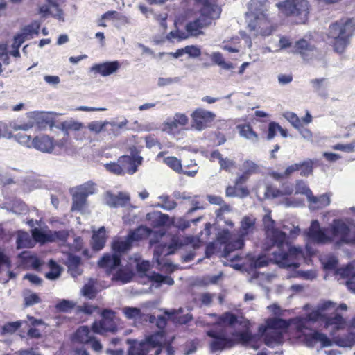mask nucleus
<instances>
[{
  "instance_id": "1",
  "label": "nucleus",
  "mask_w": 355,
  "mask_h": 355,
  "mask_svg": "<svg viewBox=\"0 0 355 355\" xmlns=\"http://www.w3.org/2000/svg\"><path fill=\"white\" fill-rule=\"evenodd\" d=\"M347 309L345 304L338 306L334 302L324 301L309 313L306 318H296L291 320L289 325L285 320L278 318H269L265 324L259 327V334L263 337L265 343L270 347L281 342L282 334L286 328L290 331L295 330L293 337L308 346L320 343L322 347H329L331 345V340L322 333L308 329L306 327V320L322 324L324 327L334 335L337 331L343 329L347 326V322L338 313L339 310Z\"/></svg>"
},
{
  "instance_id": "2",
  "label": "nucleus",
  "mask_w": 355,
  "mask_h": 355,
  "mask_svg": "<svg viewBox=\"0 0 355 355\" xmlns=\"http://www.w3.org/2000/svg\"><path fill=\"white\" fill-rule=\"evenodd\" d=\"M266 230V238L272 243V258L280 267L297 268L301 263L305 261L307 257L315 253L309 244L306 245L305 252L300 247L289 246L286 239V234L288 233V238L295 239L300 233V229L293 225H284V231H280L275 227V221L271 218L270 214H267L263 218Z\"/></svg>"
},
{
  "instance_id": "3",
  "label": "nucleus",
  "mask_w": 355,
  "mask_h": 355,
  "mask_svg": "<svg viewBox=\"0 0 355 355\" xmlns=\"http://www.w3.org/2000/svg\"><path fill=\"white\" fill-rule=\"evenodd\" d=\"M185 15L186 19L194 18L186 26L188 33L178 30L171 31L168 35V40H182L187 39L189 35L197 36L201 34L202 28L209 26L213 20L219 17L220 9L216 5L215 0H196L193 10H188Z\"/></svg>"
},
{
  "instance_id": "4",
  "label": "nucleus",
  "mask_w": 355,
  "mask_h": 355,
  "mask_svg": "<svg viewBox=\"0 0 355 355\" xmlns=\"http://www.w3.org/2000/svg\"><path fill=\"white\" fill-rule=\"evenodd\" d=\"M350 225L349 221L334 219L329 229H324L315 220L311 222L305 234L309 241L318 244L334 243L337 246L343 244H355V232H351Z\"/></svg>"
},
{
  "instance_id": "5",
  "label": "nucleus",
  "mask_w": 355,
  "mask_h": 355,
  "mask_svg": "<svg viewBox=\"0 0 355 355\" xmlns=\"http://www.w3.org/2000/svg\"><path fill=\"white\" fill-rule=\"evenodd\" d=\"M245 22L247 28L254 37H268L276 29L266 0H251L249 2Z\"/></svg>"
},
{
  "instance_id": "6",
  "label": "nucleus",
  "mask_w": 355,
  "mask_h": 355,
  "mask_svg": "<svg viewBox=\"0 0 355 355\" xmlns=\"http://www.w3.org/2000/svg\"><path fill=\"white\" fill-rule=\"evenodd\" d=\"M255 230L256 218L253 216H245L241 220L237 234L232 235L227 230L220 231L217 239L220 243L225 244V257H228L230 252L242 248L244 245V238L252 234Z\"/></svg>"
},
{
  "instance_id": "7",
  "label": "nucleus",
  "mask_w": 355,
  "mask_h": 355,
  "mask_svg": "<svg viewBox=\"0 0 355 355\" xmlns=\"http://www.w3.org/2000/svg\"><path fill=\"white\" fill-rule=\"evenodd\" d=\"M201 243L200 239L197 236H176L171 239L169 245H159L156 247L154 252V259L157 263L160 269L163 270L166 268V271L172 272L175 269V266L171 263L164 262L160 259L161 255H169L173 254L175 250L184 247L191 246L193 248H196L200 246Z\"/></svg>"
},
{
  "instance_id": "8",
  "label": "nucleus",
  "mask_w": 355,
  "mask_h": 355,
  "mask_svg": "<svg viewBox=\"0 0 355 355\" xmlns=\"http://www.w3.org/2000/svg\"><path fill=\"white\" fill-rule=\"evenodd\" d=\"M164 332H158L147 336L140 343H135L129 350L128 355H159L162 351V347L166 345L167 355H174L173 348L168 345Z\"/></svg>"
},
{
  "instance_id": "9",
  "label": "nucleus",
  "mask_w": 355,
  "mask_h": 355,
  "mask_svg": "<svg viewBox=\"0 0 355 355\" xmlns=\"http://www.w3.org/2000/svg\"><path fill=\"white\" fill-rule=\"evenodd\" d=\"M355 32V21L347 19L333 24L329 27L328 37L330 44L338 53H343L349 43V37Z\"/></svg>"
},
{
  "instance_id": "10",
  "label": "nucleus",
  "mask_w": 355,
  "mask_h": 355,
  "mask_svg": "<svg viewBox=\"0 0 355 355\" xmlns=\"http://www.w3.org/2000/svg\"><path fill=\"white\" fill-rule=\"evenodd\" d=\"M244 327H247L246 322H245ZM207 334L213 338L210 344L211 349L213 352L232 347L239 343L247 345L250 343L253 339V336L248 328L243 331H236L232 334V338H226L223 331L216 332L211 330L208 331Z\"/></svg>"
},
{
  "instance_id": "11",
  "label": "nucleus",
  "mask_w": 355,
  "mask_h": 355,
  "mask_svg": "<svg viewBox=\"0 0 355 355\" xmlns=\"http://www.w3.org/2000/svg\"><path fill=\"white\" fill-rule=\"evenodd\" d=\"M278 7L285 15L297 17L300 23L307 20L310 6L306 0H286L279 3Z\"/></svg>"
},
{
  "instance_id": "12",
  "label": "nucleus",
  "mask_w": 355,
  "mask_h": 355,
  "mask_svg": "<svg viewBox=\"0 0 355 355\" xmlns=\"http://www.w3.org/2000/svg\"><path fill=\"white\" fill-rule=\"evenodd\" d=\"M102 319L92 324V331L95 334L103 335L107 332L114 333L117 331V318L114 313L108 309H105L101 313Z\"/></svg>"
},
{
  "instance_id": "13",
  "label": "nucleus",
  "mask_w": 355,
  "mask_h": 355,
  "mask_svg": "<svg viewBox=\"0 0 355 355\" xmlns=\"http://www.w3.org/2000/svg\"><path fill=\"white\" fill-rule=\"evenodd\" d=\"M150 234V230L149 228L141 226L129 234L127 238L115 239L112 243V250L115 252H125L130 249L133 241L146 238Z\"/></svg>"
},
{
  "instance_id": "14",
  "label": "nucleus",
  "mask_w": 355,
  "mask_h": 355,
  "mask_svg": "<svg viewBox=\"0 0 355 355\" xmlns=\"http://www.w3.org/2000/svg\"><path fill=\"white\" fill-rule=\"evenodd\" d=\"M189 121L187 115L176 112L173 116L165 119L161 125V130L169 135L176 137L180 132V128L187 125Z\"/></svg>"
},
{
  "instance_id": "15",
  "label": "nucleus",
  "mask_w": 355,
  "mask_h": 355,
  "mask_svg": "<svg viewBox=\"0 0 355 355\" xmlns=\"http://www.w3.org/2000/svg\"><path fill=\"white\" fill-rule=\"evenodd\" d=\"M40 23L34 21L30 25L25 26L21 29L19 33H18L14 38V42L12 44L13 51H10V54L15 57L19 56V48L24 42L25 40H29L35 35L38 34V30L40 28Z\"/></svg>"
},
{
  "instance_id": "16",
  "label": "nucleus",
  "mask_w": 355,
  "mask_h": 355,
  "mask_svg": "<svg viewBox=\"0 0 355 355\" xmlns=\"http://www.w3.org/2000/svg\"><path fill=\"white\" fill-rule=\"evenodd\" d=\"M191 117L192 119V128L196 130L201 131L214 120L216 115L212 112L198 108L191 113Z\"/></svg>"
},
{
  "instance_id": "17",
  "label": "nucleus",
  "mask_w": 355,
  "mask_h": 355,
  "mask_svg": "<svg viewBox=\"0 0 355 355\" xmlns=\"http://www.w3.org/2000/svg\"><path fill=\"white\" fill-rule=\"evenodd\" d=\"M33 235L36 241L40 243L65 241L68 237V232L65 230L51 232L48 229L35 228L33 230Z\"/></svg>"
},
{
  "instance_id": "18",
  "label": "nucleus",
  "mask_w": 355,
  "mask_h": 355,
  "mask_svg": "<svg viewBox=\"0 0 355 355\" xmlns=\"http://www.w3.org/2000/svg\"><path fill=\"white\" fill-rule=\"evenodd\" d=\"M134 263L137 268L138 272L147 275L146 272L148 271L150 264L148 261L141 260L139 257H136L134 259ZM149 278L159 284H165L167 285H172L174 283L173 279L167 276H163L158 273L152 272L150 275H148Z\"/></svg>"
},
{
  "instance_id": "19",
  "label": "nucleus",
  "mask_w": 355,
  "mask_h": 355,
  "mask_svg": "<svg viewBox=\"0 0 355 355\" xmlns=\"http://www.w3.org/2000/svg\"><path fill=\"white\" fill-rule=\"evenodd\" d=\"M121 62L118 60L106 61L93 64L89 70L95 75L107 77L116 73L121 67Z\"/></svg>"
},
{
  "instance_id": "20",
  "label": "nucleus",
  "mask_w": 355,
  "mask_h": 355,
  "mask_svg": "<svg viewBox=\"0 0 355 355\" xmlns=\"http://www.w3.org/2000/svg\"><path fill=\"white\" fill-rule=\"evenodd\" d=\"M143 158L137 155L132 156H121L119 163L121 164L123 173L133 174L137 171V167L141 164Z\"/></svg>"
},
{
  "instance_id": "21",
  "label": "nucleus",
  "mask_w": 355,
  "mask_h": 355,
  "mask_svg": "<svg viewBox=\"0 0 355 355\" xmlns=\"http://www.w3.org/2000/svg\"><path fill=\"white\" fill-rule=\"evenodd\" d=\"M164 162L171 169L178 173H184L189 177H194L198 171V167L196 163L193 164V170H186L182 168L181 161L175 157H167L164 159Z\"/></svg>"
},
{
  "instance_id": "22",
  "label": "nucleus",
  "mask_w": 355,
  "mask_h": 355,
  "mask_svg": "<svg viewBox=\"0 0 355 355\" xmlns=\"http://www.w3.org/2000/svg\"><path fill=\"white\" fill-rule=\"evenodd\" d=\"M105 202L112 207L119 206H125L129 202L130 196L128 193H120L118 196H114L110 192H107L104 197Z\"/></svg>"
},
{
  "instance_id": "23",
  "label": "nucleus",
  "mask_w": 355,
  "mask_h": 355,
  "mask_svg": "<svg viewBox=\"0 0 355 355\" xmlns=\"http://www.w3.org/2000/svg\"><path fill=\"white\" fill-rule=\"evenodd\" d=\"M293 192L292 185L284 184L281 189H276L270 186L265 187L264 196L266 198H276L283 197L284 196H290Z\"/></svg>"
},
{
  "instance_id": "24",
  "label": "nucleus",
  "mask_w": 355,
  "mask_h": 355,
  "mask_svg": "<svg viewBox=\"0 0 355 355\" xmlns=\"http://www.w3.org/2000/svg\"><path fill=\"white\" fill-rule=\"evenodd\" d=\"M34 148L43 152L50 153L55 147V143L52 138L47 135H42L34 138Z\"/></svg>"
},
{
  "instance_id": "25",
  "label": "nucleus",
  "mask_w": 355,
  "mask_h": 355,
  "mask_svg": "<svg viewBox=\"0 0 355 355\" xmlns=\"http://www.w3.org/2000/svg\"><path fill=\"white\" fill-rule=\"evenodd\" d=\"M331 194L326 193L320 196H315L313 194L308 200L309 208L311 209H322L327 207L331 203Z\"/></svg>"
},
{
  "instance_id": "26",
  "label": "nucleus",
  "mask_w": 355,
  "mask_h": 355,
  "mask_svg": "<svg viewBox=\"0 0 355 355\" xmlns=\"http://www.w3.org/2000/svg\"><path fill=\"white\" fill-rule=\"evenodd\" d=\"M113 251L114 252V254L110 255L106 254L99 260L98 263L99 267L107 270H111L119 265L120 257L118 254L122 253L123 252H115L114 250Z\"/></svg>"
},
{
  "instance_id": "27",
  "label": "nucleus",
  "mask_w": 355,
  "mask_h": 355,
  "mask_svg": "<svg viewBox=\"0 0 355 355\" xmlns=\"http://www.w3.org/2000/svg\"><path fill=\"white\" fill-rule=\"evenodd\" d=\"M106 239L104 227H100L97 231H94L91 242L92 248L96 251L102 250L105 246Z\"/></svg>"
},
{
  "instance_id": "28",
  "label": "nucleus",
  "mask_w": 355,
  "mask_h": 355,
  "mask_svg": "<svg viewBox=\"0 0 355 355\" xmlns=\"http://www.w3.org/2000/svg\"><path fill=\"white\" fill-rule=\"evenodd\" d=\"M47 5L40 8V11L44 16L51 15L59 19H62V14L61 10L58 8V5L55 0H46Z\"/></svg>"
},
{
  "instance_id": "29",
  "label": "nucleus",
  "mask_w": 355,
  "mask_h": 355,
  "mask_svg": "<svg viewBox=\"0 0 355 355\" xmlns=\"http://www.w3.org/2000/svg\"><path fill=\"white\" fill-rule=\"evenodd\" d=\"M93 336L89 331L88 327L82 326L80 327L75 332L73 336V340L80 343L85 344L90 342L92 340Z\"/></svg>"
},
{
  "instance_id": "30",
  "label": "nucleus",
  "mask_w": 355,
  "mask_h": 355,
  "mask_svg": "<svg viewBox=\"0 0 355 355\" xmlns=\"http://www.w3.org/2000/svg\"><path fill=\"white\" fill-rule=\"evenodd\" d=\"M36 241L32 234V236L28 233L19 231L17 233V244L18 248H32L34 246Z\"/></svg>"
},
{
  "instance_id": "31",
  "label": "nucleus",
  "mask_w": 355,
  "mask_h": 355,
  "mask_svg": "<svg viewBox=\"0 0 355 355\" xmlns=\"http://www.w3.org/2000/svg\"><path fill=\"white\" fill-rule=\"evenodd\" d=\"M67 264L69 268V271L73 277H76L81 275L82 270L80 268V257L69 254L68 256Z\"/></svg>"
},
{
  "instance_id": "32",
  "label": "nucleus",
  "mask_w": 355,
  "mask_h": 355,
  "mask_svg": "<svg viewBox=\"0 0 355 355\" xmlns=\"http://www.w3.org/2000/svg\"><path fill=\"white\" fill-rule=\"evenodd\" d=\"M237 129L239 130L240 136L252 142H257L258 141V135L249 124L239 125H237Z\"/></svg>"
},
{
  "instance_id": "33",
  "label": "nucleus",
  "mask_w": 355,
  "mask_h": 355,
  "mask_svg": "<svg viewBox=\"0 0 355 355\" xmlns=\"http://www.w3.org/2000/svg\"><path fill=\"white\" fill-rule=\"evenodd\" d=\"M96 191V185L91 182H85L74 189L75 193L85 198H87L89 195L95 193Z\"/></svg>"
},
{
  "instance_id": "34",
  "label": "nucleus",
  "mask_w": 355,
  "mask_h": 355,
  "mask_svg": "<svg viewBox=\"0 0 355 355\" xmlns=\"http://www.w3.org/2000/svg\"><path fill=\"white\" fill-rule=\"evenodd\" d=\"M313 50V47L306 40L302 39L296 42L293 52L298 53L305 58Z\"/></svg>"
},
{
  "instance_id": "35",
  "label": "nucleus",
  "mask_w": 355,
  "mask_h": 355,
  "mask_svg": "<svg viewBox=\"0 0 355 355\" xmlns=\"http://www.w3.org/2000/svg\"><path fill=\"white\" fill-rule=\"evenodd\" d=\"M87 207V198H85L73 192V205L71 207V210L78 211L81 213H85L86 211Z\"/></svg>"
},
{
  "instance_id": "36",
  "label": "nucleus",
  "mask_w": 355,
  "mask_h": 355,
  "mask_svg": "<svg viewBox=\"0 0 355 355\" xmlns=\"http://www.w3.org/2000/svg\"><path fill=\"white\" fill-rule=\"evenodd\" d=\"M212 62L225 70L234 69V65L230 62H226L223 55L219 52H214L209 55Z\"/></svg>"
},
{
  "instance_id": "37",
  "label": "nucleus",
  "mask_w": 355,
  "mask_h": 355,
  "mask_svg": "<svg viewBox=\"0 0 355 355\" xmlns=\"http://www.w3.org/2000/svg\"><path fill=\"white\" fill-rule=\"evenodd\" d=\"M133 277V267L120 269L114 276V279L122 284L130 282Z\"/></svg>"
},
{
  "instance_id": "38",
  "label": "nucleus",
  "mask_w": 355,
  "mask_h": 355,
  "mask_svg": "<svg viewBox=\"0 0 355 355\" xmlns=\"http://www.w3.org/2000/svg\"><path fill=\"white\" fill-rule=\"evenodd\" d=\"M279 132L283 137H288V132L286 129L282 128V126L276 122H270L268 125V131L267 138L270 140L273 139L277 132Z\"/></svg>"
},
{
  "instance_id": "39",
  "label": "nucleus",
  "mask_w": 355,
  "mask_h": 355,
  "mask_svg": "<svg viewBox=\"0 0 355 355\" xmlns=\"http://www.w3.org/2000/svg\"><path fill=\"white\" fill-rule=\"evenodd\" d=\"M313 88L320 96H325L327 95L326 89L329 85V83L326 78L313 79L311 80Z\"/></svg>"
},
{
  "instance_id": "40",
  "label": "nucleus",
  "mask_w": 355,
  "mask_h": 355,
  "mask_svg": "<svg viewBox=\"0 0 355 355\" xmlns=\"http://www.w3.org/2000/svg\"><path fill=\"white\" fill-rule=\"evenodd\" d=\"M123 313L125 316L135 322L140 320L142 318L141 310L136 307L125 306L123 308Z\"/></svg>"
},
{
  "instance_id": "41",
  "label": "nucleus",
  "mask_w": 355,
  "mask_h": 355,
  "mask_svg": "<svg viewBox=\"0 0 355 355\" xmlns=\"http://www.w3.org/2000/svg\"><path fill=\"white\" fill-rule=\"evenodd\" d=\"M320 262L326 271H333L337 266V259L332 255H323L320 258Z\"/></svg>"
},
{
  "instance_id": "42",
  "label": "nucleus",
  "mask_w": 355,
  "mask_h": 355,
  "mask_svg": "<svg viewBox=\"0 0 355 355\" xmlns=\"http://www.w3.org/2000/svg\"><path fill=\"white\" fill-rule=\"evenodd\" d=\"M335 274L340 276V278L347 279V280L355 276V268L353 264H349L346 267H343L338 269Z\"/></svg>"
},
{
  "instance_id": "43",
  "label": "nucleus",
  "mask_w": 355,
  "mask_h": 355,
  "mask_svg": "<svg viewBox=\"0 0 355 355\" xmlns=\"http://www.w3.org/2000/svg\"><path fill=\"white\" fill-rule=\"evenodd\" d=\"M160 200L155 207H161L165 210H172L176 207V202L169 198L168 196H160Z\"/></svg>"
},
{
  "instance_id": "44",
  "label": "nucleus",
  "mask_w": 355,
  "mask_h": 355,
  "mask_svg": "<svg viewBox=\"0 0 355 355\" xmlns=\"http://www.w3.org/2000/svg\"><path fill=\"white\" fill-rule=\"evenodd\" d=\"M284 118L287 120L295 129H300L302 126L301 119L293 112H285L283 113Z\"/></svg>"
},
{
  "instance_id": "45",
  "label": "nucleus",
  "mask_w": 355,
  "mask_h": 355,
  "mask_svg": "<svg viewBox=\"0 0 355 355\" xmlns=\"http://www.w3.org/2000/svg\"><path fill=\"white\" fill-rule=\"evenodd\" d=\"M94 281L90 279L87 284H86L82 288L81 293L83 296L92 299L96 296V291L94 288Z\"/></svg>"
},
{
  "instance_id": "46",
  "label": "nucleus",
  "mask_w": 355,
  "mask_h": 355,
  "mask_svg": "<svg viewBox=\"0 0 355 355\" xmlns=\"http://www.w3.org/2000/svg\"><path fill=\"white\" fill-rule=\"evenodd\" d=\"M83 127L82 123L73 120L66 121L62 123V130L65 132L66 135L68 134L69 130H79Z\"/></svg>"
},
{
  "instance_id": "47",
  "label": "nucleus",
  "mask_w": 355,
  "mask_h": 355,
  "mask_svg": "<svg viewBox=\"0 0 355 355\" xmlns=\"http://www.w3.org/2000/svg\"><path fill=\"white\" fill-rule=\"evenodd\" d=\"M236 322V318L232 313H225L217 321V325L225 327L232 325Z\"/></svg>"
},
{
  "instance_id": "48",
  "label": "nucleus",
  "mask_w": 355,
  "mask_h": 355,
  "mask_svg": "<svg viewBox=\"0 0 355 355\" xmlns=\"http://www.w3.org/2000/svg\"><path fill=\"white\" fill-rule=\"evenodd\" d=\"M13 137L15 140L20 144L29 148H34V139L31 140L30 136H28L25 134L19 133L14 135Z\"/></svg>"
},
{
  "instance_id": "49",
  "label": "nucleus",
  "mask_w": 355,
  "mask_h": 355,
  "mask_svg": "<svg viewBox=\"0 0 355 355\" xmlns=\"http://www.w3.org/2000/svg\"><path fill=\"white\" fill-rule=\"evenodd\" d=\"M49 268L50 271L46 274V277L49 279H57L61 273V268L60 267L57 265L53 261L51 260L49 261Z\"/></svg>"
},
{
  "instance_id": "50",
  "label": "nucleus",
  "mask_w": 355,
  "mask_h": 355,
  "mask_svg": "<svg viewBox=\"0 0 355 355\" xmlns=\"http://www.w3.org/2000/svg\"><path fill=\"white\" fill-rule=\"evenodd\" d=\"M300 170L299 164H292L286 168L283 173H272V175L277 180L284 178L290 176L294 172Z\"/></svg>"
},
{
  "instance_id": "51",
  "label": "nucleus",
  "mask_w": 355,
  "mask_h": 355,
  "mask_svg": "<svg viewBox=\"0 0 355 355\" xmlns=\"http://www.w3.org/2000/svg\"><path fill=\"white\" fill-rule=\"evenodd\" d=\"M295 193L305 195L307 200H309L310 196L312 195V191L304 182L299 180L295 184Z\"/></svg>"
},
{
  "instance_id": "52",
  "label": "nucleus",
  "mask_w": 355,
  "mask_h": 355,
  "mask_svg": "<svg viewBox=\"0 0 355 355\" xmlns=\"http://www.w3.org/2000/svg\"><path fill=\"white\" fill-rule=\"evenodd\" d=\"M335 150L343 151L345 153H352L355 151V140L349 144H336L331 146Z\"/></svg>"
},
{
  "instance_id": "53",
  "label": "nucleus",
  "mask_w": 355,
  "mask_h": 355,
  "mask_svg": "<svg viewBox=\"0 0 355 355\" xmlns=\"http://www.w3.org/2000/svg\"><path fill=\"white\" fill-rule=\"evenodd\" d=\"M10 263L8 257L4 254L3 251L0 250V272L3 270H6L9 275L8 279H11L14 277L12 272L9 271Z\"/></svg>"
},
{
  "instance_id": "54",
  "label": "nucleus",
  "mask_w": 355,
  "mask_h": 355,
  "mask_svg": "<svg viewBox=\"0 0 355 355\" xmlns=\"http://www.w3.org/2000/svg\"><path fill=\"white\" fill-rule=\"evenodd\" d=\"M241 171L250 175L258 172L259 166L254 162L246 160L242 164Z\"/></svg>"
},
{
  "instance_id": "55",
  "label": "nucleus",
  "mask_w": 355,
  "mask_h": 355,
  "mask_svg": "<svg viewBox=\"0 0 355 355\" xmlns=\"http://www.w3.org/2000/svg\"><path fill=\"white\" fill-rule=\"evenodd\" d=\"M300 175L302 176L309 175L313 171V162L310 159L299 164Z\"/></svg>"
},
{
  "instance_id": "56",
  "label": "nucleus",
  "mask_w": 355,
  "mask_h": 355,
  "mask_svg": "<svg viewBox=\"0 0 355 355\" xmlns=\"http://www.w3.org/2000/svg\"><path fill=\"white\" fill-rule=\"evenodd\" d=\"M30 118V121L28 122H24L21 124L15 123L12 125H11L12 129L15 131L17 130H24L27 131L29 129L32 128L33 127V114H30L28 115Z\"/></svg>"
},
{
  "instance_id": "57",
  "label": "nucleus",
  "mask_w": 355,
  "mask_h": 355,
  "mask_svg": "<svg viewBox=\"0 0 355 355\" xmlns=\"http://www.w3.org/2000/svg\"><path fill=\"white\" fill-rule=\"evenodd\" d=\"M21 324H22V322L20 321L8 322L3 327V328H2L3 333V334H13L21 326Z\"/></svg>"
},
{
  "instance_id": "58",
  "label": "nucleus",
  "mask_w": 355,
  "mask_h": 355,
  "mask_svg": "<svg viewBox=\"0 0 355 355\" xmlns=\"http://www.w3.org/2000/svg\"><path fill=\"white\" fill-rule=\"evenodd\" d=\"M109 123H110V122H108V121L103 122V121H92L89 123L88 128L92 132H94L95 133H98L103 129V128L106 125H107Z\"/></svg>"
},
{
  "instance_id": "59",
  "label": "nucleus",
  "mask_w": 355,
  "mask_h": 355,
  "mask_svg": "<svg viewBox=\"0 0 355 355\" xmlns=\"http://www.w3.org/2000/svg\"><path fill=\"white\" fill-rule=\"evenodd\" d=\"M335 342L340 347H351L355 343V334L351 333L347 339L338 338Z\"/></svg>"
},
{
  "instance_id": "60",
  "label": "nucleus",
  "mask_w": 355,
  "mask_h": 355,
  "mask_svg": "<svg viewBox=\"0 0 355 355\" xmlns=\"http://www.w3.org/2000/svg\"><path fill=\"white\" fill-rule=\"evenodd\" d=\"M167 218L168 216L160 212H153L146 215V218L148 220L155 219L156 220L155 225H159L164 223L165 222V218Z\"/></svg>"
},
{
  "instance_id": "61",
  "label": "nucleus",
  "mask_w": 355,
  "mask_h": 355,
  "mask_svg": "<svg viewBox=\"0 0 355 355\" xmlns=\"http://www.w3.org/2000/svg\"><path fill=\"white\" fill-rule=\"evenodd\" d=\"M8 54L7 51V46L5 44H0V73L2 71L1 64H8Z\"/></svg>"
},
{
  "instance_id": "62",
  "label": "nucleus",
  "mask_w": 355,
  "mask_h": 355,
  "mask_svg": "<svg viewBox=\"0 0 355 355\" xmlns=\"http://www.w3.org/2000/svg\"><path fill=\"white\" fill-rule=\"evenodd\" d=\"M105 168L114 174L121 175L123 173L121 164L118 163H109L105 165Z\"/></svg>"
},
{
  "instance_id": "63",
  "label": "nucleus",
  "mask_w": 355,
  "mask_h": 355,
  "mask_svg": "<svg viewBox=\"0 0 355 355\" xmlns=\"http://www.w3.org/2000/svg\"><path fill=\"white\" fill-rule=\"evenodd\" d=\"M12 137H13V135L9 130L8 125L4 122L0 121V139H10Z\"/></svg>"
},
{
  "instance_id": "64",
  "label": "nucleus",
  "mask_w": 355,
  "mask_h": 355,
  "mask_svg": "<svg viewBox=\"0 0 355 355\" xmlns=\"http://www.w3.org/2000/svg\"><path fill=\"white\" fill-rule=\"evenodd\" d=\"M25 304L26 306H31L33 304L40 302V297L36 293H27L24 297Z\"/></svg>"
}]
</instances>
